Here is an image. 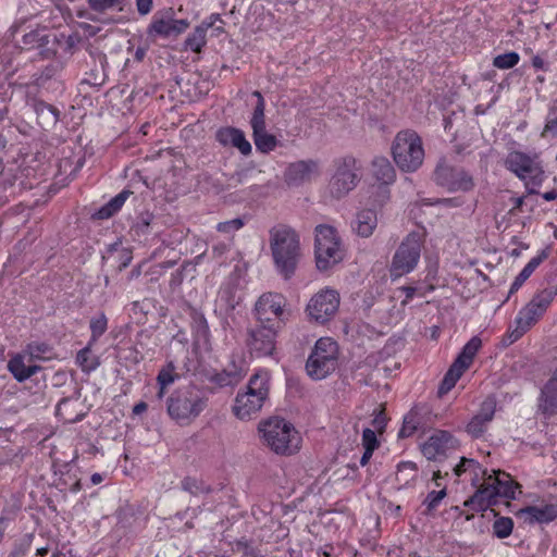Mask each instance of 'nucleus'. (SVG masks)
Returning <instances> with one entry per match:
<instances>
[{
  "mask_svg": "<svg viewBox=\"0 0 557 557\" xmlns=\"http://www.w3.org/2000/svg\"><path fill=\"white\" fill-rule=\"evenodd\" d=\"M269 245L276 271L290 278L301 258L299 234L288 225H275L269 231Z\"/></svg>",
  "mask_w": 557,
  "mask_h": 557,
  "instance_id": "1",
  "label": "nucleus"
},
{
  "mask_svg": "<svg viewBox=\"0 0 557 557\" xmlns=\"http://www.w3.org/2000/svg\"><path fill=\"white\" fill-rule=\"evenodd\" d=\"M207 406L208 397L205 391L194 384L175 389L166 400L169 417L180 425L191 424Z\"/></svg>",
  "mask_w": 557,
  "mask_h": 557,
  "instance_id": "2",
  "label": "nucleus"
},
{
  "mask_svg": "<svg viewBox=\"0 0 557 557\" xmlns=\"http://www.w3.org/2000/svg\"><path fill=\"white\" fill-rule=\"evenodd\" d=\"M270 380L269 371L259 370L249 379L246 388L237 393L232 407L237 419L249 420L261 410L269 398Z\"/></svg>",
  "mask_w": 557,
  "mask_h": 557,
  "instance_id": "3",
  "label": "nucleus"
},
{
  "mask_svg": "<svg viewBox=\"0 0 557 557\" xmlns=\"http://www.w3.org/2000/svg\"><path fill=\"white\" fill-rule=\"evenodd\" d=\"M262 443L277 455H292L300 448V436L292 423L273 417L259 423Z\"/></svg>",
  "mask_w": 557,
  "mask_h": 557,
  "instance_id": "4",
  "label": "nucleus"
},
{
  "mask_svg": "<svg viewBox=\"0 0 557 557\" xmlns=\"http://www.w3.org/2000/svg\"><path fill=\"white\" fill-rule=\"evenodd\" d=\"M557 295L556 288H544L520 309L515 319V329L509 332V343L521 338L547 311Z\"/></svg>",
  "mask_w": 557,
  "mask_h": 557,
  "instance_id": "5",
  "label": "nucleus"
},
{
  "mask_svg": "<svg viewBox=\"0 0 557 557\" xmlns=\"http://www.w3.org/2000/svg\"><path fill=\"white\" fill-rule=\"evenodd\" d=\"M504 164L508 171L524 182L530 194L535 193L534 189H530V186H541L546 178L542 160L536 152L527 153L520 150H512L506 156Z\"/></svg>",
  "mask_w": 557,
  "mask_h": 557,
  "instance_id": "6",
  "label": "nucleus"
},
{
  "mask_svg": "<svg viewBox=\"0 0 557 557\" xmlns=\"http://www.w3.org/2000/svg\"><path fill=\"white\" fill-rule=\"evenodd\" d=\"M395 163L401 171L414 172L424 159V149L420 136L410 129L399 132L392 145Z\"/></svg>",
  "mask_w": 557,
  "mask_h": 557,
  "instance_id": "7",
  "label": "nucleus"
},
{
  "mask_svg": "<svg viewBox=\"0 0 557 557\" xmlns=\"http://www.w3.org/2000/svg\"><path fill=\"white\" fill-rule=\"evenodd\" d=\"M314 247L319 270H329L344 259L342 240L331 225L320 224L315 227Z\"/></svg>",
  "mask_w": 557,
  "mask_h": 557,
  "instance_id": "8",
  "label": "nucleus"
},
{
  "mask_svg": "<svg viewBox=\"0 0 557 557\" xmlns=\"http://www.w3.org/2000/svg\"><path fill=\"white\" fill-rule=\"evenodd\" d=\"M338 360V346L331 337L317 341L307 363L306 371L313 380L325 379L335 371Z\"/></svg>",
  "mask_w": 557,
  "mask_h": 557,
  "instance_id": "9",
  "label": "nucleus"
},
{
  "mask_svg": "<svg viewBox=\"0 0 557 557\" xmlns=\"http://www.w3.org/2000/svg\"><path fill=\"white\" fill-rule=\"evenodd\" d=\"M423 242L424 238L421 232H411L404 238L393 256L389 268L392 277H400L417 268Z\"/></svg>",
  "mask_w": 557,
  "mask_h": 557,
  "instance_id": "10",
  "label": "nucleus"
},
{
  "mask_svg": "<svg viewBox=\"0 0 557 557\" xmlns=\"http://www.w3.org/2000/svg\"><path fill=\"white\" fill-rule=\"evenodd\" d=\"M259 323L281 329L288 315L287 300L278 293H265L256 302Z\"/></svg>",
  "mask_w": 557,
  "mask_h": 557,
  "instance_id": "11",
  "label": "nucleus"
},
{
  "mask_svg": "<svg viewBox=\"0 0 557 557\" xmlns=\"http://www.w3.org/2000/svg\"><path fill=\"white\" fill-rule=\"evenodd\" d=\"M482 346V341L478 336H473L462 348L461 352L455 359L448 371L446 372L440 388L438 395L447 394L461 377L466 370L470 368L474 356Z\"/></svg>",
  "mask_w": 557,
  "mask_h": 557,
  "instance_id": "12",
  "label": "nucleus"
},
{
  "mask_svg": "<svg viewBox=\"0 0 557 557\" xmlns=\"http://www.w3.org/2000/svg\"><path fill=\"white\" fill-rule=\"evenodd\" d=\"M359 168L352 157L338 161L335 174L330 181V191L336 198H342L354 189L359 181Z\"/></svg>",
  "mask_w": 557,
  "mask_h": 557,
  "instance_id": "13",
  "label": "nucleus"
},
{
  "mask_svg": "<svg viewBox=\"0 0 557 557\" xmlns=\"http://www.w3.org/2000/svg\"><path fill=\"white\" fill-rule=\"evenodd\" d=\"M339 304V294L334 289L324 288L311 297L307 305V312L312 320L325 323L337 313Z\"/></svg>",
  "mask_w": 557,
  "mask_h": 557,
  "instance_id": "14",
  "label": "nucleus"
},
{
  "mask_svg": "<svg viewBox=\"0 0 557 557\" xmlns=\"http://www.w3.org/2000/svg\"><path fill=\"white\" fill-rule=\"evenodd\" d=\"M434 181L450 191H469L474 187L473 178L468 172L451 166L445 160H441L436 165Z\"/></svg>",
  "mask_w": 557,
  "mask_h": 557,
  "instance_id": "15",
  "label": "nucleus"
},
{
  "mask_svg": "<svg viewBox=\"0 0 557 557\" xmlns=\"http://www.w3.org/2000/svg\"><path fill=\"white\" fill-rule=\"evenodd\" d=\"M280 329L259 323L248 332L247 344L257 357L271 356L275 349V338Z\"/></svg>",
  "mask_w": 557,
  "mask_h": 557,
  "instance_id": "16",
  "label": "nucleus"
},
{
  "mask_svg": "<svg viewBox=\"0 0 557 557\" xmlns=\"http://www.w3.org/2000/svg\"><path fill=\"white\" fill-rule=\"evenodd\" d=\"M246 374L247 368L242 359L231 360L223 369L208 373L207 381L216 389L234 388L244 380Z\"/></svg>",
  "mask_w": 557,
  "mask_h": 557,
  "instance_id": "17",
  "label": "nucleus"
},
{
  "mask_svg": "<svg viewBox=\"0 0 557 557\" xmlns=\"http://www.w3.org/2000/svg\"><path fill=\"white\" fill-rule=\"evenodd\" d=\"M320 175L319 162L312 159L289 163L284 172V182L289 187H298L310 183Z\"/></svg>",
  "mask_w": 557,
  "mask_h": 557,
  "instance_id": "18",
  "label": "nucleus"
},
{
  "mask_svg": "<svg viewBox=\"0 0 557 557\" xmlns=\"http://www.w3.org/2000/svg\"><path fill=\"white\" fill-rule=\"evenodd\" d=\"M537 410L545 419L557 414V368L541 388Z\"/></svg>",
  "mask_w": 557,
  "mask_h": 557,
  "instance_id": "19",
  "label": "nucleus"
},
{
  "mask_svg": "<svg viewBox=\"0 0 557 557\" xmlns=\"http://www.w3.org/2000/svg\"><path fill=\"white\" fill-rule=\"evenodd\" d=\"M496 403L493 398H486L480 407L479 412L473 416L467 425V432L472 437H480L484 434L488 423L493 420Z\"/></svg>",
  "mask_w": 557,
  "mask_h": 557,
  "instance_id": "20",
  "label": "nucleus"
},
{
  "mask_svg": "<svg viewBox=\"0 0 557 557\" xmlns=\"http://www.w3.org/2000/svg\"><path fill=\"white\" fill-rule=\"evenodd\" d=\"M497 497V491L493 484L491 475L488 474L475 494L465 502V506L471 507L476 511H483L490 506L496 504Z\"/></svg>",
  "mask_w": 557,
  "mask_h": 557,
  "instance_id": "21",
  "label": "nucleus"
},
{
  "mask_svg": "<svg viewBox=\"0 0 557 557\" xmlns=\"http://www.w3.org/2000/svg\"><path fill=\"white\" fill-rule=\"evenodd\" d=\"M517 516L523 518L530 524L548 523L557 518V504L527 506L519 509Z\"/></svg>",
  "mask_w": 557,
  "mask_h": 557,
  "instance_id": "22",
  "label": "nucleus"
},
{
  "mask_svg": "<svg viewBox=\"0 0 557 557\" xmlns=\"http://www.w3.org/2000/svg\"><path fill=\"white\" fill-rule=\"evenodd\" d=\"M216 139L223 146L237 148L244 156L250 154L252 149L244 132L236 127L227 126L220 128L216 132Z\"/></svg>",
  "mask_w": 557,
  "mask_h": 557,
  "instance_id": "23",
  "label": "nucleus"
},
{
  "mask_svg": "<svg viewBox=\"0 0 557 557\" xmlns=\"http://www.w3.org/2000/svg\"><path fill=\"white\" fill-rule=\"evenodd\" d=\"M188 27L186 20L163 18L154 16L148 27L149 36L169 37L171 35H180Z\"/></svg>",
  "mask_w": 557,
  "mask_h": 557,
  "instance_id": "24",
  "label": "nucleus"
},
{
  "mask_svg": "<svg viewBox=\"0 0 557 557\" xmlns=\"http://www.w3.org/2000/svg\"><path fill=\"white\" fill-rule=\"evenodd\" d=\"M455 438L446 431H437L423 444L422 453L428 459H436L453 447Z\"/></svg>",
  "mask_w": 557,
  "mask_h": 557,
  "instance_id": "25",
  "label": "nucleus"
},
{
  "mask_svg": "<svg viewBox=\"0 0 557 557\" xmlns=\"http://www.w3.org/2000/svg\"><path fill=\"white\" fill-rule=\"evenodd\" d=\"M26 357L28 356L25 351L23 354H16L12 356L8 362V370L18 382H24L40 370V367L30 364V362L27 363Z\"/></svg>",
  "mask_w": 557,
  "mask_h": 557,
  "instance_id": "26",
  "label": "nucleus"
},
{
  "mask_svg": "<svg viewBox=\"0 0 557 557\" xmlns=\"http://www.w3.org/2000/svg\"><path fill=\"white\" fill-rule=\"evenodd\" d=\"M490 475L498 496L511 499L516 498V490L519 488L520 485L515 482L508 473L493 471V474Z\"/></svg>",
  "mask_w": 557,
  "mask_h": 557,
  "instance_id": "27",
  "label": "nucleus"
},
{
  "mask_svg": "<svg viewBox=\"0 0 557 557\" xmlns=\"http://www.w3.org/2000/svg\"><path fill=\"white\" fill-rule=\"evenodd\" d=\"M377 225V216L374 210L368 209L358 212L355 222V231L362 237H369Z\"/></svg>",
  "mask_w": 557,
  "mask_h": 557,
  "instance_id": "28",
  "label": "nucleus"
},
{
  "mask_svg": "<svg viewBox=\"0 0 557 557\" xmlns=\"http://www.w3.org/2000/svg\"><path fill=\"white\" fill-rule=\"evenodd\" d=\"M372 174L377 182L388 185L395 180V170L391 162L384 157H376L372 161Z\"/></svg>",
  "mask_w": 557,
  "mask_h": 557,
  "instance_id": "29",
  "label": "nucleus"
},
{
  "mask_svg": "<svg viewBox=\"0 0 557 557\" xmlns=\"http://www.w3.org/2000/svg\"><path fill=\"white\" fill-rule=\"evenodd\" d=\"M418 476L417 465L412 461H403L397 466L395 480L398 483V488L409 486Z\"/></svg>",
  "mask_w": 557,
  "mask_h": 557,
  "instance_id": "30",
  "label": "nucleus"
},
{
  "mask_svg": "<svg viewBox=\"0 0 557 557\" xmlns=\"http://www.w3.org/2000/svg\"><path fill=\"white\" fill-rule=\"evenodd\" d=\"M131 195V191L123 190L113 197L108 203L102 206L95 214L94 218L98 220H106L116 213L125 203L126 199Z\"/></svg>",
  "mask_w": 557,
  "mask_h": 557,
  "instance_id": "31",
  "label": "nucleus"
},
{
  "mask_svg": "<svg viewBox=\"0 0 557 557\" xmlns=\"http://www.w3.org/2000/svg\"><path fill=\"white\" fill-rule=\"evenodd\" d=\"M131 195V191L123 190L113 197L108 203L102 206L95 214L94 218L98 220H106L116 213L125 203L126 199Z\"/></svg>",
  "mask_w": 557,
  "mask_h": 557,
  "instance_id": "32",
  "label": "nucleus"
},
{
  "mask_svg": "<svg viewBox=\"0 0 557 557\" xmlns=\"http://www.w3.org/2000/svg\"><path fill=\"white\" fill-rule=\"evenodd\" d=\"M252 96L257 98V103L253 108L252 115L250 119V126L253 132H260L267 128L265 124V101L260 91L255 90Z\"/></svg>",
  "mask_w": 557,
  "mask_h": 557,
  "instance_id": "33",
  "label": "nucleus"
},
{
  "mask_svg": "<svg viewBox=\"0 0 557 557\" xmlns=\"http://www.w3.org/2000/svg\"><path fill=\"white\" fill-rule=\"evenodd\" d=\"M92 346L88 342L87 346L76 354V363L83 372L89 373L100 366L99 357L91 351Z\"/></svg>",
  "mask_w": 557,
  "mask_h": 557,
  "instance_id": "34",
  "label": "nucleus"
},
{
  "mask_svg": "<svg viewBox=\"0 0 557 557\" xmlns=\"http://www.w3.org/2000/svg\"><path fill=\"white\" fill-rule=\"evenodd\" d=\"M35 112L39 124L44 127L53 126L59 120V111L46 102H37L35 104Z\"/></svg>",
  "mask_w": 557,
  "mask_h": 557,
  "instance_id": "35",
  "label": "nucleus"
},
{
  "mask_svg": "<svg viewBox=\"0 0 557 557\" xmlns=\"http://www.w3.org/2000/svg\"><path fill=\"white\" fill-rule=\"evenodd\" d=\"M454 472L457 476H460L462 473L469 472L472 478L471 481L474 485H476L479 481V476L485 475L486 471L482 469L481 465L473 459L461 458L460 462L454 467Z\"/></svg>",
  "mask_w": 557,
  "mask_h": 557,
  "instance_id": "36",
  "label": "nucleus"
},
{
  "mask_svg": "<svg viewBox=\"0 0 557 557\" xmlns=\"http://www.w3.org/2000/svg\"><path fill=\"white\" fill-rule=\"evenodd\" d=\"M252 138L257 150L262 153H269L273 151L277 146L276 137L268 133L267 128L260 132H253Z\"/></svg>",
  "mask_w": 557,
  "mask_h": 557,
  "instance_id": "37",
  "label": "nucleus"
},
{
  "mask_svg": "<svg viewBox=\"0 0 557 557\" xmlns=\"http://www.w3.org/2000/svg\"><path fill=\"white\" fill-rule=\"evenodd\" d=\"M51 347L46 343H32L27 345L24 351L28 356L27 362H33L51 359Z\"/></svg>",
  "mask_w": 557,
  "mask_h": 557,
  "instance_id": "38",
  "label": "nucleus"
},
{
  "mask_svg": "<svg viewBox=\"0 0 557 557\" xmlns=\"http://www.w3.org/2000/svg\"><path fill=\"white\" fill-rule=\"evenodd\" d=\"M495 521L493 522V534L497 539H507L511 535L513 530V521L509 517H499L495 513Z\"/></svg>",
  "mask_w": 557,
  "mask_h": 557,
  "instance_id": "39",
  "label": "nucleus"
},
{
  "mask_svg": "<svg viewBox=\"0 0 557 557\" xmlns=\"http://www.w3.org/2000/svg\"><path fill=\"white\" fill-rule=\"evenodd\" d=\"M180 379V374L176 372L175 366L172 361L166 363L157 375V384L162 387H169Z\"/></svg>",
  "mask_w": 557,
  "mask_h": 557,
  "instance_id": "40",
  "label": "nucleus"
},
{
  "mask_svg": "<svg viewBox=\"0 0 557 557\" xmlns=\"http://www.w3.org/2000/svg\"><path fill=\"white\" fill-rule=\"evenodd\" d=\"M108 329V319L104 313H100L90 320V345H95L100 336H102Z\"/></svg>",
  "mask_w": 557,
  "mask_h": 557,
  "instance_id": "41",
  "label": "nucleus"
},
{
  "mask_svg": "<svg viewBox=\"0 0 557 557\" xmlns=\"http://www.w3.org/2000/svg\"><path fill=\"white\" fill-rule=\"evenodd\" d=\"M245 225V220L242 218H235L228 221L220 222L216 225V231L224 234L228 238H233L236 232L242 230Z\"/></svg>",
  "mask_w": 557,
  "mask_h": 557,
  "instance_id": "42",
  "label": "nucleus"
},
{
  "mask_svg": "<svg viewBox=\"0 0 557 557\" xmlns=\"http://www.w3.org/2000/svg\"><path fill=\"white\" fill-rule=\"evenodd\" d=\"M520 57L517 52H507L494 58L493 65L500 70L512 69L518 64Z\"/></svg>",
  "mask_w": 557,
  "mask_h": 557,
  "instance_id": "43",
  "label": "nucleus"
},
{
  "mask_svg": "<svg viewBox=\"0 0 557 557\" xmlns=\"http://www.w3.org/2000/svg\"><path fill=\"white\" fill-rule=\"evenodd\" d=\"M206 28L201 25L187 38V46L195 52H199L206 44Z\"/></svg>",
  "mask_w": 557,
  "mask_h": 557,
  "instance_id": "44",
  "label": "nucleus"
},
{
  "mask_svg": "<svg viewBox=\"0 0 557 557\" xmlns=\"http://www.w3.org/2000/svg\"><path fill=\"white\" fill-rule=\"evenodd\" d=\"M418 428V422L412 413L405 417L401 429L399 430V437H408L414 433Z\"/></svg>",
  "mask_w": 557,
  "mask_h": 557,
  "instance_id": "45",
  "label": "nucleus"
},
{
  "mask_svg": "<svg viewBox=\"0 0 557 557\" xmlns=\"http://www.w3.org/2000/svg\"><path fill=\"white\" fill-rule=\"evenodd\" d=\"M445 496H446V490L445 488H442L441 491H432V492H430L428 494L425 500H424V504L426 505L428 510L429 511L434 510L440 505V503L442 502V499Z\"/></svg>",
  "mask_w": 557,
  "mask_h": 557,
  "instance_id": "46",
  "label": "nucleus"
},
{
  "mask_svg": "<svg viewBox=\"0 0 557 557\" xmlns=\"http://www.w3.org/2000/svg\"><path fill=\"white\" fill-rule=\"evenodd\" d=\"M237 553H243L249 557H259L260 553L257 548H255L250 542L247 540H240L235 543V548Z\"/></svg>",
  "mask_w": 557,
  "mask_h": 557,
  "instance_id": "47",
  "label": "nucleus"
},
{
  "mask_svg": "<svg viewBox=\"0 0 557 557\" xmlns=\"http://www.w3.org/2000/svg\"><path fill=\"white\" fill-rule=\"evenodd\" d=\"M122 1L123 0H88V5L91 10L102 13Z\"/></svg>",
  "mask_w": 557,
  "mask_h": 557,
  "instance_id": "48",
  "label": "nucleus"
},
{
  "mask_svg": "<svg viewBox=\"0 0 557 557\" xmlns=\"http://www.w3.org/2000/svg\"><path fill=\"white\" fill-rule=\"evenodd\" d=\"M362 445L364 448L372 447L374 450L377 446L375 432L371 429H364L362 432Z\"/></svg>",
  "mask_w": 557,
  "mask_h": 557,
  "instance_id": "49",
  "label": "nucleus"
},
{
  "mask_svg": "<svg viewBox=\"0 0 557 557\" xmlns=\"http://www.w3.org/2000/svg\"><path fill=\"white\" fill-rule=\"evenodd\" d=\"M547 258V253L545 250L541 251V253L534 258H532L527 265L522 269L527 271L530 275L534 272V270Z\"/></svg>",
  "mask_w": 557,
  "mask_h": 557,
  "instance_id": "50",
  "label": "nucleus"
},
{
  "mask_svg": "<svg viewBox=\"0 0 557 557\" xmlns=\"http://www.w3.org/2000/svg\"><path fill=\"white\" fill-rule=\"evenodd\" d=\"M547 258V253L545 250L541 251V253L534 258H532L527 265L522 269L527 271L530 275L534 272V270Z\"/></svg>",
  "mask_w": 557,
  "mask_h": 557,
  "instance_id": "51",
  "label": "nucleus"
},
{
  "mask_svg": "<svg viewBox=\"0 0 557 557\" xmlns=\"http://www.w3.org/2000/svg\"><path fill=\"white\" fill-rule=\"evenodd\" d=\"M547 135L557 136V116L546 119L545 126L542 131L541 136L546 137Z\"/></svg>",
  "mask_w": 557,
  "mask_h": 557,
  "instance_id": "52",
  "label": "nucleus"
},
{
  "mask_svg": "<svg viewBox=\"0 0 557 557\" xmlns=\"http://www.w3.org/2000/svg\"><path fill=\"white\" fill-rule=\"evenodd\" d=\"M530 276L527 271L522 270L511 284L509 295L516 293Z\"/></svg>",
  "mask_w": 557,
  "mask_h": 557,
  "instance_id": "53",
  "label": "nucleus"
},
{
  "mask_svg": "<svg viewBox=\"0 0 557 557\" xmlns=\"http://www.w3.org/2000/svg\"><path fill=\"white\" fill-rule=\"evenodd\" d=\"M152 0H136V8L140 15H147L152 10Z\"/></svg>",
  "mask_w": 557,
  "mask_h": 557,
  "instance_id": "54",
  "label": "nucleus"
},
{
  "mask_svg": "<svg viewBox=\"0 0 557 557\" xmlns=\"http://www.w3.org/2000/svg\"><path fill=\"white\" fill-rule=\"evenodd\" d=\"M220 297L221 299L225 300L227 306L231 307V308H234V299H233V296L231 294V289L228 286H224L221 288L220 290Z\"/></svg>",
  "mask_w": 557,
  "mask_h": 557,
  "instance_id": "55",
  "label": "nucleus"
},
{
  "mask_svg": "<svg viewBox=\"0 0 557 557\" xmlns=\"http://www.w3.org/2000/svg\"><path fill=\"white\" fill-rule=\"evenodd\" d=\"M216 23L224 24L220 14H211L203 23L202 26L208 29L210 27L215 26Z\"/></svg>",
  "mask_w": 557,
  "mask_h": 557,
  "instance_id": "56",
  "label": "nucleus"
},
{
  "mask_svg": "<svg viewBox=\"0 0 557 557\" xmlns=\"http://www.w3.org/2000/svg\"><path fill=\"white\" fill-rule=\"evenodd\" d=\"M400 290L404 292L406 295L405 299L401 302L403 305L408 304L417 293V288L413 286H403Z\"/></svg>",
  "mask_w": 557,
  "mask_h": 557,
  "instance_id": "57",
  "label": "nucleus"
},
{
  "mask_svg": "<svg viewBox=\"0 0 557 557\" xmlns=\"http://www.w3.org/2000/svg\"><path fill=\"white\" fill-rule=\"evenodd\" d=\"M227 250H228V245H226V244H218V245H214L212 248V252L215 257H221Z\"/></svg>",
  "mask_w": 557,
  "mask_h": 557,
  "instance_id": "58",
  "label": "nucleus"
},
{
  "mask_svg": "<svg viewBox=\"0 0 557 557\" xmlns=\"http://www.w3.org/2000/svg\"><path fill=\"white\" fill-rule=\"evenodd\" d=\"M183 488L186 490V491H189L191 493H195L196 491H194V488L197 490V484H196V481L190 479V478H186L184 481H183Z\"/></svg>",
  "mask_w": 557,
  "mask_h": 557,
  "instance_id": "59",
  "label": "nucleus"
},
{
  "mask_svg": "<svg viewBox=\"0 0 557 557\" xmlns=\"http://www.w3.org/2000/svg\"><path fill=\"white\" fill-rule=\"evenodd\" d=\"M373 451L374 450L372 449V447L364 448V453L360 459L361 466H366L369 462L370 458L372 457Z\"/></svg>",
  "mask_w": 557,
  "mask_h": 557,
  "instance_id": "60",
  "label": "nucleus"
},
{
  "mask_svg": "<svg viewBox=\"0 0 557 557\" xmlns=\"http://www.w3.org/2000/svg\"><path fill=\"white\" fill-rule=\"evenodd\" d=\"M147 410V404L145 401H139L133 408L134 414H140Z\"/></svg>",
  "mask_w": 557,
  "mask_h": 557,
  "instance_id": "61",
  "label": "nucleus"
},
{
  "mask_svg": "<svg viewBox=\"0 0 557 557\" xmlns=\"http://www.w3.org/2000/svg\"><path fill=\"white\" fill-rule=\"evenodd\" d=\"M122 258H123V261L119 267L120 271H122L124 268H126L129 264V262L132 260V256L129 255V252L124 251L122 255Z\"/></svg>",
  "mask_w": 557,
  "mask_h": 557,
  "instance_id": "62",
  "label": "nucleus"
},
{
  "mask_svg": "<svg viewBox=\"0 0 557 557\" xmlns=\"http://www.w3.org/2000/svg\"><path fill=\"white\" fill-rule=\"evenodd\" d=\"M532 65L535 67V69H539V70H543L544 69V60L539 57V55H535L533 59H532Z\"/></svg>",
  "mask_w": 557,
  "mask_h": 557,
  "instance_id": "63",
  "label": "nucleus"
},
{
  "mask_svg": "<svg viewBox=\"0 0 557 557\" xmlns=\"http://www.w3.org/2000/svg\"><path fill=\"white\" fill-rule=\"evenodd\" d=\"M546 201H552V200H555L557 198V191L556 190H550V191H546L543 194L542 196Z\"/></svg>",
  "mask_w": 557,
  "mask_h": 557,
  "instance_id": "64",
  "label": "nucleus"
}]
</instances>
